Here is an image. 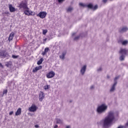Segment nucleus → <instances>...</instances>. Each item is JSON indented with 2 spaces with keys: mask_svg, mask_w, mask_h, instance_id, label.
Masks as SVG:
<instances>
[{
  "mask_svg": "<svg viewBox=\"0 0 128 128\" xmlns=\"http://www.w3.org/2000/svg\"><path fill=\"white\" fill-rule=\"evenodd\" d=\"M115 120L114 114L112 112H110L108 115L105 118L104 120V126L107 127L112 124L113 122Z\"/></svg>",
  "mask_w": 128,
  "mask_h": 128,
  "instance_id": "nucleus-1",
  "label": "nucleus"
},
{
  "mask_svg": "<svg viewBox=\"0 0 128 128\" xmlns=\"http://www.w3.org/2000/svg\"><path fill=\"white\" fill-rule=\"evenodd\" d=\"M120 54H121L122 56L120 57V60L121 61L124 60L125 56L128 54V50L126 49L121 48L119 52Z\"/></svg>",
  "mask_w": 128,
  "mask_h": 128,
  "instance_id": "nucleus-2",
  "label": "nucleus"
},
{
  "mask_svg": "<svg viewBox=\"0 0 128 128\" xmlns=\"http://www.w3.org/2000/svg\"><path fill=\"white\" fill-rule=\"evenodd\" d=\"M108 106H105L104 104H102L97 108V112L98 114H102L106 110H107Z\"/></svg>",
  "mask_w": 128,
  "mask_h": 128,
  "instance_id": "nucleus-3",
  "label": "nucleus"
},
{
  "mask_svg": "<svg viewBox=\"0 0 128 128\" xmlns=\"http://www.w3.org/2000/svg\"><path fill=\"white\" fill-rule=\"evenodd\" d=\"M9 54L8 52H6V50H0V58H5L6 57H8Z\"/></svg>",
  "mask_w": 128,
  "mask_h": 128,
  "instance_id": "nucleus-4",
  "label": "nucleus"
},
{
  "mask_svg": "<svg viewBox=\"0 0 128 128\" xmlns=\"http://www.w3.org/2000/svg\"><path fill=\"white\" fill-rule=\"evenodd\" d=\"M38 110V107L36 105L32 104L30 107L28 108V110L30 112H34Z\"/></svg>",
  "mask_w": 128,
  "mask_h": 128,
  "instance_id": "nucleus-5",
  "label": "nucleus"
},
{
  "mask_svg": "<svg viewBox=\"0 0 128 128\" xmlns=\"http://www.w3.org/2000/svg\"><path fill=\"white\" fill-rule=\"evenodd\" d=\"M47 13L45 12H41L38 13L36 16H39L40 18L44 19L46 16Z\"/></svg>",
  "mask_w": 128,
  "mask_h": 128,
  "instance_id": "nucleus-6",
  "label": "nucleus"
},
{
  "mask_svg": "<svg viewBox=\"0 0 128 128\" xmlns=\"http://www.w3.org/2000/svg\"><path fill=\"white\" fill-rule=\"evenodd\" d=\"M55 76V73L54 71H50L47 74H46V77L48 78H52Z\"/></svg>",
  "mask_w": 128,
  "mask_h": 128,
  "instance_id": "nucleus-7",
  "label": "nucleus"
},
{
  "mask_svg": "<svg viewBox=\"0 0 128 128\" xmlns=\"http://www.w3.org/2000/svg\"><path fill=\"white\" fill-rule=\"evenodd\" d=\"M120 77L118 76V77H116L115 78H114V84L112 85V88H111V90H110V92H114V90H115V86H116L117 84V82H116V80H117Z\"/></svg>",
  "mask_w": 128,
  "mask_h": 128,
  "instance_id": "nucleus-8",
  "label": "nucleus"
},
{
  "mask_svg": "<svg viewBox=\"0 0 128 128\" xmlns=\"http://www.w3.org/2000/svg\"><path fill=\"white\" fill-rule=\"evenodd\" d=\"M19 7L20 8H24V9H28V4L24 2H21L20 4Z\"/></svg>",
  "mask_w": 128,
  "mask_h": 128,
  "instance_id": "nucleus-9",
  "label": "nucleus"
},
{
  "mask_svg": "<svg viewBox=\"0 0 128 128\" xmlns=\"http://www.w3.org/2000/svg\"><path fill=\"white\" fill-rule=\"evenodd\" d=\"M44 98V92H40V95H39V100L40 101H42Z\"/></svg>",
  "mask_w": 128,
  "mask_h": 128,
  "instance_id": "nucleus-10",
  "label": "nucleus"
},
{
  "mask_svg": "<svg viewBox=\"0 0 128 128\" xmlns=\"http://www.w3.org/2000/svg\"><path fill=\"white\" fill-rule=\"evenodd\" d=\"M9 10L10 12H13L16 11L15 8L12 6V4H9Z\"/></svg>",
  "mask_w": 128,
  "mask_h": 128,
  "instance_id": "nucleus-11",
  "label": "nucleus"
},
{
  "mask_svg": "<svg viewBox=\"0 0 128 128\" xmlns=\"http://www.w3.org/2000/svg\"><path fill=\"white\" fill-rule=\"evenodd\" d=\"M42 66H36L35 68H34L32 70V72L34 73H36V72L40 70H42Z\"/></svg>",
  "mask_w": 128,
  "mask_h": 128,
  "instance_id": "nucleus-12",
  "label": "nucleus"
},
{
  "mask_svg": "<svg viewBox=\"0 0 128 128\" xmlns=\"http://www.w3.org/2000/svg\"><path fill=\"white\" fill-rule=\"evenodd\" d=\"M14 32H11L10 34V36H9V38H8V40H9L10 42V40H13V38L14 36Z\"/></svg>",
  "mask_w": 128,
  "mask_h": 128,
  "instance_id": "nucleus-13",
  "label": "nucleus"
},
{
  "mask_svg": "<svg viewBox=\"0 0 128 128\" xmlns=\"http://www.w3.org/2000/svg\"><path fill=\"white\" fill-rule=\"evenodd\" d=\"M86 66H83L82 68V69L80 70V72H81L82 74L84 75V74L86 70Z\"/></svg>",
  "mask_w": 128,
  "mask_h": 128,
  "instance_id": "nucleus-14",
  "label": "nucleus"
},
{
  "mask_svg": "<svg viewBox=\"0 0 128 128\" xmlns=\"http://www.w3.org/2000/svg\"><path fill=\"white\" fill-rule=\"evenodd\" d=\"M22 114V108H19L17 110V111L16 112V116H18L19 115H20Z\"/></svg>",
  "mask_w": 128,
  "mask_h": 128,
  "instance_id": "nucleus-15",
  "label": "nucleus"
},
{
  "mask_svg": "<svg viewBox=\"0 0 128 128\" xmlns=\"http://www.w3.org/2000/svg\"><path fill=\"white\" fill-rule=\"evenodd\" d=\"M127 30H128V28H127L126 27H124L122 28V29L120 30V32H126Z\"/></svg>",
  "mask_w": 128,
  "mask_h": 128,
  "instance_id": "nucleus-16",
  "label": "nucleus"
},
{
  "mask_svg": "<svg viewBox=\"0 0 128 128\" xmlns=\"http://www.w3.org/2000/svg\"><path fill=\"white\" fill-rule=\"evenodd\" d=\"M35 14H36L35 12H32L31 10H30V14H26V16H34Z\"/></svg>",
  "mask_w": 128,
  "mask_h": 128,
  "instance_id": "nucleus-17",
  "label": "nucleus"
},
{
  "mask_svg": "<svg viewBox=\"0 0 128 128\" xmlns=\"http://www.w3.org/2000/svg\"><path fill=\"white\" fill-rule=\"evenodd\" d=\"M56 123H57V124H62V120H61L60 119L58 118H56Z\"/></svg>",
  "mask_w": 128,
  "mask_h": 128,
  "instance_id": "nucleus-18",
  "label": "nucleus"
},
{
  "mask_svg": "<svg viewBox=\"0 0 128 128\" xmlns=\"http://www.w3.org/2000/svg\"><path fill=\"white\" fill-rule=\"evenodd\" d=\"M43 61L44 59H42V58H40V60L37 62V64H38V66L40 65Z\"/></svg>",
  "mask_w": 128,
  "mask_h": 128,
  "instance_id": "nucleus-19",
  "label": "nucleus"
},
{
  "mask_svg": "<svg viewBox=\"0 0 128 128\" xmlns=\"http://www.w3.org/2000/svg\"><path fill=\"white\" fill-rule=\"evenodd\" d=\"M30 10L28 9H27L24 12V14L26 16V14H29L30 13Z\"/></svg>",
  "mask_w": 128,
  "mask_h": 128,
  "instance_id": "nucleus-20",
  "label": "nucleus"
},
{
  "mask_svg": "<svg viewBox=\"0 0 128 128\" xmlns=\"http://www.w3.org/2000/svg\"><path fill=\"white\" fill-rule=\"evenodd\" d=\"M64 53L62 52V55H60V58L61 60H64Z\"/></svg>",
  "mask_w": 128,
  "mask_h": 128,
  "instance_id": "nucleus-21",
  "label": "nucleus"
},
{
  "mask_svg": "<svg viewBox=\"0 0 128 128\" xmlns=\"http://www.w3.org/2000/svg\"><path fill=\"white\" fill-rule=\"evenodd\" d=\"M87 7L88 8H93V6L91 4H88Z\"/></svg>",
  "mask_w": 128,
  "mask_h": 128,
  "instance_id": "nucleus-22",
  "label": "nucleus"
},
{
  "mask_svg": "<svg viewBox=\"0 0 128 128\" xmlns=\"http://www.w3.org/2000/svg\"><path fill=\"white\" fill-rule=\"evenodd\" d=\"M128 44V40H124V41H123L122 42V44L123 46H126V45L127 44Z\"/></svg>",
  "mask_w": 128,
  "mask_h": 128,
  "instance_id": "nucleus-23",
  "label": "nucleus"
},
{
  "mask_svg": "<svg viewBox=\"0 0 128 128\" xmlns=\"http://www.w3.org/2000/svg\"><path fill=\"white\" fill-rule=\"evenodd\" d=\"M47 32H48V30H42V34L43 35H46Z\"/></svg>",
  "mask_w": 128,
  "mask_h": 128,
  "instance_id": "nucleus-24",
  "label": "nucleus"
},
{
  "mask_svg": "<svg viewBox=\"0 0 128 128\" xmlns=\"http://www.w3.org/2000/svg\"><path fill=\"white\" fill-rule=\"evenodd\" d=\"M73 8L72 7H69L68 10H67V12H72V10Z\"/></svg>",
  "mask_w": 128,
  "mask_h": 128,
  "instance_id": "nucleus-25",
  "label": "nucleus"
},
{
  "mask_svg": "<svg viewBox=\"0 0 128 128\" xmlns=\"http://www.w3.org/2000/svg\"><path fill=\"white\" fill-rule=\"evenodd\" d=\"M44 88L45 90H48L50 88V86L46 85L44 86Z\"/></svg>",
  "mask_w": 128,
  "mask_h": 128,
  "instance_id": "nucleus-26",
  "label": "nucleus"
},
{
  "mask_svg": "<svg viewBox=\"0 0 128 128\" xmlns=\"http://www.w3.org/2000/svg\"><path fill=\"white\" fill-rule=\"evenodd\" d=\"M5 66H6V67L8 68L10 66V62H6V64H5Z\"/></svg>",
  "mask_w": 128,
  "mask_h": 128,
  "instance_id": "nucleus-27",
  "label": "nucleus"
},
{
  "mask_svg": "<svg viewBox=\"0 0 128 128\" xmlns=\"http://www.w3.org/2000/svg\"><path fill=\"white\" fill-rule=\"evenodd\" d=\"M7 92H8V90H4L3 91V94H6Z\"/></svg>",
  "mask_w": 128,
  "mask_h": 128,
  "instance_id": "nucleus-28",
  "label": "nucleus"
},
{
  "mask_svg": "<svg viewBox=\"0 0 128 128\" xmlns=\"http://www.w3.org/2000/svg\"><path fill=\"white\" fill-rule=\"evenodd\" d=\"M98 8V5H96L95 6H94V7H93L92 8L94 10H97Z\"/></svg>",
  "mask_w": 128,
  "mask_h": 128,
  "instance_id": "nucleus-29",
  "label": "nucleus"
},
{
  "mask_svg": "<svg viewBox=\"0 0 128 128\" xmlns=\"http://www.w3.org/2000/svg\"><path fill=\"white\" fill-rule=\"evenodd\" d=\"M64 1V0H58V4H62Z\"/></svg>",
  "mask_w": 128,
  "mask_h": 128,
  "instance_id": "nucleus-30",
  "label": "nucleus"
},
{
  "mask_svg": "<svg viewBox=\"0 0 128 128\" xmlns=\"http://www.w3.org/2000/svg\"><path fill=\"white\" fill-rule=\"evenodd\" d=\"M50 48H46L44 52H48Z\"/></svg>",
  "mask_w": 128,
  "mask_h": 128,
  "instance_id": "nucleus-31",
  "label": "nucleus"
},
{
  "mask_svg": "<svg viewBox=\"0 0 128 128\" xmlns=\"http://www.w3.org/2000/svg\"><path fill=\"white\" fill-rule=\"evenodd\" d=\"M80 36H77L75 37L74 40H78L80 38Z\"/></svg>",
  "mask_w": 128,
  "mask_h": 128,
  "instance_id": "nucleus-32",
  "label": "nucleus"
},
{
  "mask_svg": "<svg viewBox=\"0 0 128 128\" xmlns=\"http://www.w3.org/2000/svg\"><path fill=\"white\" fill-rule=\"evenodd\" d=\"M12 57L13 58H18V56H16V55H12Z\"/></svg>",
  "mask_w": 128,
  "mask_h": 128,
  "instance_id": "nucleus-33",
  "label": "nucleus"
},
{
  "mask_svg": "<svg viewBox=\"0 0 128 128\" xmlns=\"http://www.w3.org/2000/svg\"><path fill=\"white\" fill-rule=\"evenodd\" d=\"M80 6H83V7H84L85 6L84 4H83L82 3H80Z\"/></svg>",
  "mask_w": 128,
  "mask_h": 128,
  "instance_id": "nucleus-34",
  "label": "nucleus"
},
{
  "mask_svg": "<svg viewBox=\"0 0 128 128\" xmlns=\"http://www.w3.org/2000/svg\"><path fill=\"white\" fill-rule=\"evenodd\" d=\"M47 52H45L44 51V52H42V56H44Z\"/></svg>",
  "mask_w": 128,
  "mask_h": 128,
  "instance_id": "nucleus-35",
  "label": "nucleus"
},
{
  "mask_svg": "<svg viewBox=\"0 0 128 128\" xmlns=\"http://www.w3.org/2000/svg\"><path fill=\"white\" fill-rule=\"evenodd\" d=\"M14 114V112L12 111L11 112H10L9 114L10 116H12Z\"/></svg>",
  "mask_w": 128,
  "mask_h": 128,
  "instance_id": "nucleus-36",
  "label": "nucleus"
},
{
  "mask_svg": "<svg viewBox=\"0 0 128 128\" xmlns=\"http://www.w3.org/2000/svg\"><path fill=\"white\" fill-rule=\"evenodd\" d=\"M94 88V86H90V90H92Z\"/></svg>",
  "mask_w": 128,
  "mask_h": 128,
  "instance_id": "nucleus-37",
  "label": "nucleus"
},
{
  "mask_svg": "<svg viewBox=\"0 0 128 128\" xmlns=\"http://www.w3.org/2000/svg\"><path fill=\"white\" fill-rule=\"evenodd\" d=\"M124 126H120L118 128H124Z\"/></svg>",
  "mask_w": 128,
  "mask_h": 128,
  "instance_id": "nucleus-38",
  "label": "nucleus"
},
{
  "mask_svg": "<svg viewBox=\"0 0 128 128\" xmlns=\"http://www.w3.org/2000/svg\"><path fill=\"white\" fill-rule=\"evenodd\" d=\"M108 0H103L104 3H106L107 2Z\"/></svg>",
  "mask_w": 128,
  "mask_h": 128,
  "instance_id": "nucleus-39",
  "label": "nucleus"
},
{
  "mask_svg": "<svg viewBox=\"0 0 128 128\" xmlns=\"http://www.w3.org/2000/svg\"><path fill=\"white\" fill-rule=\"evenodd\" d=\"M34 127L36 128H38L39 127V126L38 125H35Z\"/></svg>",
  "mask_w": 128,
  "mask_h": 128,
  "instance_id": "nucleus-40",
  "label": "nucleus"
},
{
  "mask_svg": "<svg viewBox=\"0 0 128 128\" xmlns=\"http://www.w3.org/2000/svg\"><path fill=\"white\" fill-rule=\"evenodd\" d=\"M126 126L128 127V122L126 123Z\"/></svg>",
  "mask_w": 128,
  "mask_h": 128,
  "instance_id": "nucleus-41",
  "label": "nucleus"
},
{
  "mask_svg": "<svg viewBox=\"0 0 128 128\" xmlns=\"http://www.w3.org/2000/svg\"><path fill=\"white\" fill-rule=\"evenodd\" d=\"M58 125H55L54 126V128H58Z\"/></svg>",
  "mask_w": 128,
  "mask_h": 128,
  "instance_id": "nucleus-42",
  "label": "nucleus"
},
{
  "mask_svg": "<svg viewBox=\"0 0 128 128\" xmlns=\"http://www.w3.org/2000/svg\"><path fill=\"white\" fill-rule=\"evenodd\" d=\"M102 70V68H100L98 70V71H101Z\"/></svg>",
  "mask_w": 128,
  "mask_h": 128,
  "instance_id": "nucleus-43",
  "label": "nucleus"
},
{
  "mask_svg": "<svg viewBox=\"0 0 128 128\" xmlns=\"http://www.w3.org/2000/svg\"><path fill=\"white\" fill-rule=\"evenodd\" d=\"M66 128H70V126H67Z\"/></svg>",
  "mask_w": 128,
  "mask_h": 128,
  "instance_id": "nucleus-44",
  "label": "nucleus"
},
{
  "mask_svg": "<svg viewBox=\"0 0 128 128\" xmlns=\"http://www.w3.org/2000/svg\"><path fill=\"white\" fill-rule=\"evenodd\" d=\"M4 14H10V12H5Z\"/></svg>",
  "mask_w": 128,
  "mask_h": 128,
  "instance_id": "nucleus-45",
  "label": "nucleus"
},
{
  "mask_svg": "<svg viewBox=\"0 0 128 128\" xmlns=\"http://www.w3.org/2000/svg\"><path fill=\"white\" fill-rule=\"evenodd\" d=\"M0 67H3V66L2 65V63H0Z\"/></svg>",
  "mask_w": 128,
  "mask_h": 128,
  "instance_id": "nucleus-46",
  "label": "nucleus"
},
{
  "mask_svg": "<svg viewBox=\"0 0 128 128\" xmlns=\"http://www.w3.org/2000/svg\"><path fill=\"white\" fill-rule=\"evenodd\" d=\"M107 78H110V76L108 75H107Z\"/></svg>",
  "mask_w": 128,
  "mask_h": 128,
  "instance_id": "nucleus-47",
  "label": "nucleus"
},
{
  "mask_svg": "<svg viewBox=\"0 0 128 128\" xmlns=\"http://www.w3.org/2000/svg\"><path fill=\"white\" fill-rule=\"evenodd\" d=\"M45 40H46V38L45 39Z\"/></svg>",
  "mask_w": 128,
  "mask_h": 128,
  "instance_id": "nucleus-48",
  "label": "nucleus"
}]
</instances>
